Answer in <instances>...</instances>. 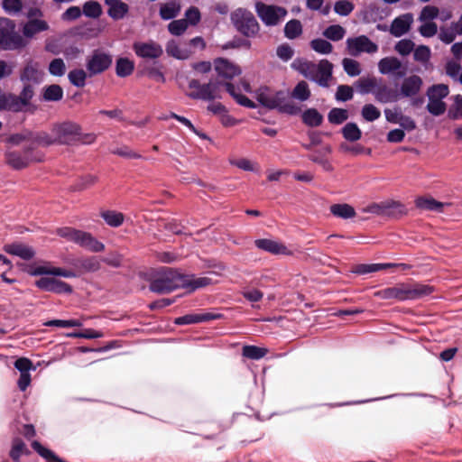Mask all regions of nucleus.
Returning <instances> with one entry per match:
<instances>
[{"label": "nucleus", "mask_w": 462, "mask_h": 462, "mask_svg": "<svg viewBox=\"0 0 462 462\" xmlns=\"http://www.w3.org/2000/svg\"><path fill=\"white\" fill-rule=\"evenodd\" d=\"M30 275L42 276L35 282V285L41 290L55 293H71L72 288L68 283L56 277L73 278L77 277L76 272L69 269L60 268L50 263L29 266L25 270Z\"/></svg>", "instance_id": "1"}, {"label": "nucleus", "mask_w": 462, "mask_h": 462, "mask_svg": "<svg viewBox=\"0 0 462 462\" xmlns=\"http://www.w3.org/2000/svg\"><path fill=\"white\" fill-rule=\"evenodd\" d=\"M433 287L420 283H400L396 286L381 290L375 293L383 300H417L430 295Z\"/></svg>", "instance_id": "2"}, {"label": "nucleus", "mask_w": 462, "mask_h": 462, "mask_svg": "<svg viewBox=\"0 0 462 462\" xmlns=\"http://www.w3.org/2000/svg\"><path fill=\"white\" fill-rule=\"evenodd\" d=\"M257 100L268 108H277L283 113L296 115L300 107L289 99L282 91H273L267 87H261L255 93Z\"/></svg>", "instance_id": "3"}, {"label": "nucleus", "mask_w": 462, "mask_h": 462, "mask_svg": "<svg viewBox=\"0 0 462 462\" xmlns=\"http://www.w3.org/2000/svg\"><path fill=\"white\" fill-rule=\"evenodd\" d=\"M293 66L296 67L304 77L316 81L322 87L328 86V80L331 79L333 68L328 60H322L319 64L310 61H295Z\"/></svg>", "instance_id": "4"}, {"label": "nucleus", "mask_w": 462, "mask_h": 462, "mask_svg": "<svg viewBox=\"0 0 462 462\" xmlns=\"http://www.w3.org/2000/svg\"><path fill=\"white\" fill-rule=\"evenodd\" d=\"M55 233L65 238L67 241L73 242L91 252H102L105 249L103 243L97 240L91 234L77 230L72 227L65 226L58 228Z\"/></svg>", "instance_id": "5"}, {"label": "nucleus", "mask_w": 462, "mask_h": 462, "mask_svg": "<svg viewBox=\"0 0 462 462\" xmlns=\"http://www.w3.org/2000/svg\"><path fill=\"white\" fill-rule=\"evenodd\" d=\"M230 20L236 30L246 37H255L260 31L259 23L253 13L246 8L235 9L230 14Z\"/></svg>", "instance_id": "6"}, {"label": "nucleus", "mask_w": 462, "mask_h": 462, "mask_svg": "<svg viewBox=\"0 0 462 462\" xmlns=\"http://www.w3.org/2000/svg\"><path fill=\"white\" fill-rule=\"evenodd\" d=\"M183 274L176 270L163 269L151 282L150 288L152 291L158 293H166L173 291L176 288H182Z\"/></svg>", "instance_id": "7"}, {"label": "nucleus", "mask_w": 462, "mask_h": 462, "mask_svg": "<svg viewBox=\"0 0 462 462\" xmlns=\"http://www.w3.org/2000/svg\"><path fill=\"white\" fill-rule=\"evenodd\" d=\"M25 45L23 37L15 31L14 23L8 18H0V49L16 50Z\"/></svg>", "instance_id": "8"}, {"label": "nucleus", "mask_w": 462, "mask_h": 462, "mask_svg": "<svg viewBox=\"0 0 462 462\" xmlns=\"http://www.w3.org/2000/svg\"><path fill=\"white\" fill-rule=\"evenodd\" d=\"M448 87L445 84L433 85L428 88V104L426 108L430 114L439 116L446 112L447 105L443 99L448 97Z\"/></svg>", "instance_id": "9"}, {"label": "nucleus", "mask_w": 462, "mask_h": 462, "mask_svg": "<svg viewBox=\"0 0 462 462\" xmlns=\"http://www.w3.org/2000/svg\"><path fill=\"white\" fill-rule=\"evenodd\" d=\"M254 9L258 17L266 26H275L279 24L287 15L285 8L273 5H266L263 2H256Z\"/></svg>", "instance_id": "10"}, {"label": "nucleus", "mask_w": 462, "mask_h": 462, "mask_svg": "<svg viewBox=\"0 0 462 462\" xmlns=\"http://www.w3.org/2000/svg\"><path fill=\"white\" fill-rule=\"evenodd\" d=\"M52 133L58 144H72L80 135V125L72 121H63L53 125Z\"/></svg>", "instance_id": "11"}, {"label": "nucleus", "mask_w": 462, "mask_h": 462, "mask_svg": "<svg viewBox=\"0 0 462 462\" xmlns=\"http://www.w3.org/2000/svg\"><path fill=\"white\" fill-rule=\"evenodd\" d=\"M346 44L348 54L354 57L362 53L374 54L378 51V45L365 35L347 38Z\"/></svg>", "instance_id": "12"}, {"label": "nucleus", "mask_w": 462, "mask_h": 462, "mask_svg": "<svg viewBox=\"0 0 462 462\" xmlns=\"http://www.w3.org/2000/svg\"><path fill=\"white\" fill-rule=\"evenodd\" d=\"M112 63V57L105 52L96 51L87 60V69L90 75L105 71Z\"/></svg>", "instance_id": "13"}, {"label": "nucleus", "mask_w": 462, "mask_h": 462, "mask_svg": "<svg viewBox=\"0 0 462 462\" xmlns=\"http://www.w3.org/2000/svg\"><path fill=\"white\" fill-rule=\"evenodd\" d=\"M133 49L135 54L143 59H158L163 53L162 47L153 41L135 42Z\"/></svg>", "instance_id": "14"}, {"label": "nucleus", "mask_w": 462, "mask_h": 462, "mask_svg": "<svg viewBox=\"0 0 462 462\" xmlns=\"http://www.w3.org/2000/svg\"><path fill=\"white\" fill-rule=\"evenodd\" d=\"M387 122L399 125L403 130L411 132L416 128L415 121L402 113L399 108H386L383 111Z\"/></svg>", "instance_id": "15"}, {"label": "nucleus", "mask_w": 462, "mask_h": 462, "mask_svg": "<svg viewBox=\"0 0 462 462\" xmlns=\"http://www.w3.org/2000/svg\"><path fill=\"white\" fill-rule=\"evenodd\" d=\"M378 70L383 75L395 74L403 77L406 74V68L402 61L393 56L385 57L379 60Z\"/></svg>", "instance_id": "16"}, {"label": "nucleus", "mask_w": 462, "mask_h": 462, "mask_svg": "<svg viewBox=\"0 0 462 462\" xmlns=\"http://www.w3.org/2000/svg\"><path fill=\"white\" fill-rule=\"evenodd\" d=\"M214 69L218 77L231 79L241 74V69L232 61L218 58L214 60Z\"/></svg>", "instance_id": "17"}, {"label": "nucleus", "mask_w": 462, "mask_h": 462, "mask_svg": "<svg viewBox=\"0 0 462 462\" xmlns=\"http://www.w3.org/2000/svg\"><path fill=\"white\" fill-rule=\"evenodd\" d=\"M44 72L40 65L34 61H28L20 74V79L23 84H39L42 81Z\"/></svg>", "instance_id": "18"}, {"label": "nucleus", "mask_w": 462, "mask_h": 462, "mask_svg": "<svg viewBox=\"0 0 462 462\" xmlns=\"http://www.w3.org/2000/svg\"><path fill=\"white\" fill-rule=\"evenodd\" d=\"M5 161L9 166L19 170L28 166L32 162L35 160L30 156V150L27 149L23 153L12 150L6 151Z\"/></svg>", "instance_id": "19"}, {"label": "nucleus", "mask_w": 462, "mask_h": 462, "mask_svg": "<svg viewBox=\"0 0 462 462\" xmlns=\"http://www.w3.org/2000/svg\"><path fill=\"white\" fill-rule=\"evenodd\" d=\"M165 49L169 56L177 60H187L193 54V51L188 46V43H180L175 40L169 41Z\"/></svg>", "instance_id": "20"}, {"label": "nucleus", "mask_w": 462, "mask_h": 462, "mask_svg": "<svg viewBox=\"0 0 462 462\" xmlns=\"http://www.w3.org/2000/svg\"><path fill=\"white\" fill-rule=\"evenodd\" d=\"M413 23V15L411 14H404L396 17L390 27V32L394 37H401L409 32Z\"/></svg>", "instance_id": "21"}, {"label": "nucleus", "mask_w": 462, "mask_h": 462, "mask_svg": "<svg viewBox=\"0 0 462 462\" xmlns=\"http://www.w3.org/2000/svg\"><path fill=\"white\" fill-rule=\"evenodd\" d=\"M189 97L195 99L212 100L221 97L218 91V85L217 83L202 84L200 90L190 91Z\"/></svg>", "instance_id": "22"}, {"label": "nucleus", "mask_w": 462, "mask_h": 462, "mask_svg": "<svg viewBox=\"0 0 462 462\" xmlns=\"http://www.w3.org/2000/svg\"><path fill=\"white\" fill-rule=\"evenodd\" d=\"M49 29V24L42 19H29L23 25V34L25 38L32 39L36 34L45 32Z\"/></svg>", "instance_id": "23"}, {"label": "nucleus", "mask_w": 462, "mask_h": 462, "mask_svg": "<svg viewBox=\"0 0 462 462\" xmlns=\"http://www.w3.org/2000/svg\"><path fill=\"white\" fill-rule=\"evenodd\" d=\"M256 247L274 254H290L291 251L282 243L272 239H257Z\"/></svg>", "instance_id": "24"}, {"label": "nucleus", "mask_w": 462, "mask_h": 462, "mask_svg": "<svg viewBox=\"0 0 462 462\" xmlns=\"http://www.w3.org/2000/svg\"><path fill=\"white\" fill-rule=\"evenodd\" d=\"M33 95L34 91L32 89V84H24L23 88L19 97L13 95L12 111H21L25 106H27L30 103V100L32 98Z\"/></svg>", "instance_id": "25"}, {"label": "nucleus", "mask_w": 462, "mask_h": 462, "mask_svg": "<svg viewBox=\"0 0 462 462\" xmlns=\"http://www.w3.org/2000/svg\"><path fill=\"white\" fill-rule=\"evenodd\" d=\"M422 86V79L417 76L412 75L406 78L401 86V95L406 97L417 95Z\"/></svg>", "instance_id": "26"}, {"label": "nucleus", "mask_w": 462, "mask_h": 462, "mask_svg": "<svg viewBox=\"0 0 462 462\" xmlns=\"http://www.w3.org/2000/svg\"><path fill=\"white\" fill-rule=\"evenodd\" d=\"M107 6V14L114 20H121L125 17L129 11L127 4L122 0H105Z\"/></svg>", "instance_id": "27"}, {"label": "nucleus", "mask_w": 462, "mask_h": 462, "mask_svg": "<svg viewBox=\"0 0 462 462\" xmlns=\"http://www.w3.org/2000/svg\"><path fill=\"white\" fill-rule=\"evenodd\" d=\"M79 273H94L101 268V261L97 256L82 257L75 262Z\"/></svg>", "instance_id": "28"}, {"label": "nucleus", "mask_w": 462, "mask_h": 462, "mask_svg": "<svg viewBox=\"0 0 462 462\" xmlns=\"http://www.w3.org/2000/svg\"><path fill=\"white\" fill-rule=\"evenodd\" d=\"M183 283H185V285H183L182 288L195 291L197 289L204 288L212 284L213 281L210 277L208 276L196 277L194 275L183 274Z\"/></svg>", "instance_id": "29"}, {"label": "nucleus", "mask_w": 462, "mask_h": 462, "mask_svg": "<svg viewBox=\"0 0 462 462\" xmlns=\"http://www.w3.org/2000/svg\"><path fill=\"white\" fill-rule=\"evenodd\" d=\"M415 205L421 210L442 212L447 204L437 201L432 197H420L416 199Z\"/></svg>", "instance_id": "30"}, {"label": "nucleus", "mask_w": 462, "mask_h": 462, "mask_svg": "<svg viewBox=\"0 0 462 462\" xmlns=\"http://www.w3.org/2000/svg\"><path fill=\"white\" fill-rule=\"evenodd\" d=\"M374 95L375 98L382 103L395 102L399 99L400 96L395 90L390 88L386 85L376 87L374 90Z\"/></svg>", "instance_id": "31"}, {"label": "nucleus", "mask_w": 462, "mask_h": 462, "mask_svg": "<svg viewBox=\"0 0 462 462\" xmlns=\"http://www.w3.org/2000/svg\"><path fill=\"white\" fill-rule=\"evenodd\" d=\"M5 251L24 260H29L34 256L32 248L22 244L8 245L5 246Z\"/></svg>", "instance_id": "32"}, {"label": "nucleus", "mask_w": 462, "mask_h": 462, "mask_svg": "<svg viewBox=\"0 0 462 462\" xmlns=\"http://www.w3.org/2000/svg\"><path fill=\"white\" fill-rule=\"evenodd\" d=\"M302 122L310 127H316L322 124L323 116L315 108L306 109L301 115Z\"/></svg>", "instance_id": "33"}, {"label": "nucleus", "mask_w": 462, "mask_h": 462, "mask_svg": "<svg viewBox=\"0 0 462 462\" xmlns=\"http://www.w3.org/2000/svg\"><path fill=\"white\" fill-rule=\"evenodd\" d=\"M311 92L307 82L300 81L291 92V97L300 102H305L310 97Z\"/></svg>", "instance_id": "34"}, {"label": "nucleus", "mask_w": 462, "mask_h": 462, "mask_svg": "<svg viewBox=\"0 0 462 462\" xmlns=\"http://www.w3.org/2000/svg\"><path fill=\"white\" fill-rule=\"evenodd\" d=\"M330 212L344 219L351 218L356 216L355 208L348 204H334L330 207Z\"/></svg>", "instance_id": "35"}, {"label": "nucleus", "mask_w": 462, "mask_h": 462, "mask_svg": "<svg viewBox=\"0 0 462 462\" xmlns=\"http://www.w3.org/2000/svg\"><path fill=\"white\" fill-rule=\"evenodd\" d=\"M226 91L234 97V99L241 106H244L245 107L254 108L255 107L254 103L250 100L245 96L239 94L236 91V88L231 83H226L225 84Z\"/></svg>", "instance_id": "36"}, {"label": "nucleus", "mask_w": 462, "mask_h": 462, "mask_svg": "<svg viewBox=\"0 0 462 462\" xmlns=\"http://www.w3.org/2000/svg\"><path fill=\"white\" fill-rule=\"evenodd\" d=\"M226 91L234 97V99L241 106H244L245 107L254 108L255 107L254 103L250 100L245 96L239 94L236 91V88L231 83H226L225 84Z\"/></svg>", "instance_id": "37"}, {"label": "nucleus", "mask_w": 462, "mask_h": 462, "mask_svg": "<svg viewBox=\"0 0 462 462\" xmlns=\"http://www.w3.org/2000/svg\"><path fill=\"white\" fill-rule=\"evenodd\" d=\"M134 64L127 58H120L116 61V70L119 77H126L132 74Z\"/></svg>", "instance_id": "38"}, {"label": "nucleus", "mask_w": 462, "mask_h": 462, "mask_svg": "<svg viewBox=\"0 0 462 462\" xmlns=\"http://www.w3.org/2000/svg\"><path fill=\"white\" fill-rule=\"evenodd\" d=\"M229 162L231 165H234L243 171H259L258 164L251 160L246 159V158H240V159L231 158V159H229Z\"/></svg>", "instance_id": "39"}, {"label": "nucleus", "mask_w": 462, "mask_h": 462, "mask_svg": "<svg viewBox=\"0 0 462 462\" xmlns=\"http://www.w3.org/2000/svg\"><path fill=\"white\" fill-rule=\"evenodd\" d=\"M346 30L344 27L338 24L328 26L324 32L323 35L331 41L337 42L344 38Z\"/></svg>", "instance_id": "40"}, {"label": "nucleus", "mask_w": 462, "mask_h": 462, "mask_svg": "<svg viewBox=\"0 0 462 462\" xmlns=\"http://www.w3.org/2000/svg\"><path fill=\"white\" fill-rule=\"evenodd\" d=\"M180 11V6L177 3L171 2L162 5L160 14L162 19L170 20L176 17Z\"/></svg>", "instance_id": "41"}, {"label": "nucleus", "mask_w": 462, "mask_h": 462, "mask_svg": "<svg viewBox=\"0 0 462 462\" xmlns=\"http://www.w3.org/2000/svg\"><path fill=\"white\" fill-rule=\"evenodd\" d=\"M343 136L351 142L357 141L361 138L362 133L359 127L354 123L346 124L342 129Z\"/></svg>", "instance_id": "42"}, {"label": "nucleus", "mask_w": 462, "mask_h": 462, "mask_svg": "<svg viewBox=\"0 0 462 462\" xmlns=\"http://www.w3.org/2000/svg\"><path fill=\"white\" fill-rule=\"evenodd\" d=\"M302 32V26L299 20L289 21L284 27L285 36L289 39H295Z\"/></svg>", "instance_id": "43"}, {"label": "nucleus", "mask_w": 462, "mask_h": 462, "mask_svg": "<svg viewBox=\"0 0 462 462\" xmlns=\"http://www.w3.org/2000/svg\"><path fill=\"white\" fill-rule=\"evenodd\" d=\"M106 223L113 227L121 226L124 222V215L116 211H104L101 214Z\"/></svg>", "instance_id": "44"}, {"label": "nucleus", "mask_w": 462, "mask_h": 462, "mask_svg": "<svg viewBox=\"0 0 462 462\" xmlns=\"http://www.w3.org/2000/svg\"><path fill=\"white\" fill-rule=\"evenodd\" d=\"M33 141L40 146H50L56 143L58 144V141H56V135L53 134L52 129L51 130V133L42 132L37 134L33 137Z\"/></svg>", "instance_id": "45"}, {"label": "nucleus", "mask_w": 462, "mask_h": 462, "mask_svg": "<svg viewBox=\"0 0 462 462\" xmlns=\"http://www.w3.org/2000/svg\"><path fill=\"white\" fill-rule=\"evenodd\" d=\"M342 65L346 73L350 77H356L361 73L360 63L356 60L345 58L342 60Z\"/></svg>", "instance_id": "46"}, {"label": "nucleus", "mask_w": 462, "mask_h": 462, "mask_svg": "<svg viewBox=\"0 0 462 462\" xmlns=\"http://www.w3.org/2000/svg\"><path fill=\"white\" fill-rule=\"evenodd\" d=\"M68 78L72 85L81 88L86 84L87 73L82 69H73L69 73Z\"/></svg>", "instance_id": "47"}, {"label": "nucleus", "mask_w": 462, "mask_h": 462, "mask_svg": "<svg viewBox=\"0 0 462 462\" xmlns=\"http://www.w3.org/2000/svg\"><path fill=\"white\" fill-rule=\"evenodd\" d=\"M63 97V90L59 85H51L45 88L43 98L47 101H59Z\"/></svg>", "instance_id": "48"}, {"label": "nucleus", "mask_w": 462, "mask_h": 462, "mask_svg": "<svg viewBox=\"0 0 462 462\" xmlns=\"http://www.w3.org/2000/svg\"><path fill=\"white\" fill-rule=\"evenodd\" d=\"M348 118V113L343 108H333L328 115V119L331 124L339 125Z\"/></svg>", "instance_id": "49"}, {"label": "nucleus", "mask_w": 462, "mask_h": 462, "mask_svg": "<svg viewBox=\"0 0 462 462\" xmlns=\"http://www.w3.org/2000/svg\"><path fill=\"white\" fill-rule=\"evenodd\" d=\"M311 48L320 54H328L332 51L333 46L324 39H314L310 42Z\"/></svg>", "instance_id": "50"}, {"label": "nucleus", "mask_w": 462, "mask_h": 462, "mask_svg": "<svg viewBox=\"0 0 462 462\" xmlns=\"http://www.w3.org/2000/svg\"><path fill=\"white\" fill-rule=\"evenodd\" d=\"M379 7L374 5H367L361 13L362 19L365 23L375 22L377 19L381 18L378 14Z\"/></svg>", "instance_id": "51"}, {"label": "nucleus", "mask_w": 462, "mask_h": 462, "mask_svg": "<svg viewBox=\"0 0 462 462\" xmlns=\"http://www.w3.org/2000/svg\"><path fill=\"white\" fill-rule=\"evenodd\" d=\"M267 353L265 348L258 347L255 346H245L243 348V355L250 359H260Z\"/></svg>", "instance_id": "52"}, {"label": "nucleus", "mask_w": 462, "mask_h": 462, "mask_svg": "<svg viewBox=\"0 0 462 462\" xmlns=\"http://www.w3.org/2000/svg\"><path fill=\"white\" fill-rule=\"evenodd\" d=\"M83 14L91 18H97L101 13V5L96 1H88L83 5Z\"/></svg>", "instance_id": "53"}, {"label": "nucleus", "mask_w": 462, "mask_h": 462, "mask_svg": "<svg viewBox=\"0 0 462 462\" xmlns=\"http://www.w3.org/2000/svg\"><path fill=\"white\" fill-rule=\"evenodd\" d=\"M439 10L433 5H426L422 8L419 20L420 22H433L439 16Z\"/></svg>", "instance_id": "54"}, {"label": "nucleus", "mask_w": 462, "mask_h": 462, "mask_svg": "<svg viewBox=\"0 0 462 462\" xmlns=\"http://www.w3.org/2000/svg\"><path fill=\"white\" fill-rule=\"evenodd\" d=\"M457 35H458V32H457V30L453 28V23H451L449 28H440L439 38L442 42L449 44L456 39Z\"/></svg>", "instance_id": "55"}, {"label": "nucleus", "mask_w": 462, "mask_h": 462, "mask_svg": "<svg viewBox=\"0 0 462 462\" xmlns=\"http://www.w3.org/2000/svg\"><path fill=\"white\" fill-rule=\"evenodd\" d=\"M383 214H394V213H400L402 214L405 212V208L403 205H402L400 202L389 200V201H383L382 202V206Z\"/></svg>", "instance_id": "56"}, {"label": "nucleus", "mask_w": 462, "mask_h": 462, "mask_svg": "<svg viewBox=\"0 0 462 462\" xmlns=\"http://www.w3.org/2000/svg\"><path fill=\"white\" fill-rule=\"evenodd\" d=\"M66 65L62 59L57 58L51 60L49 65V72L52 76L61 77L65 74Z\"/></svg>", "instance_id": "57"}, {"label": "nucleus", "mask_w": 462, "mask_h": 462, "mask_svg": "<svg viewBox=\"0 0 462 462\" xmlns=\"http://www.w3.org/2000/svg\"><path fill=\"white\" fill-rule=\"evenodd\" d=\"M380 116V110L372 104L365 105L362 108V116L368 122L378 119Z\"/></svg>", "instance_id": "58"}, {"label": "nucleus", "mask_w": 462, "mask_h": 462, "mask_svg": "<svg viewBox=\"0 0 462 462\" xmlns=\"http://www.w3.org/2000/svg\"><path fill=\"white\" fill-rule=\"evenodd\" d=\"M394 50L402 56H407L414 50V42L408 39L401 40L395 44Z\"/></svg>", "instance_id": "59"}, {"label": "nucleus", "mask_w": 462, "mask_h": 462, "mask_svg": "<svg viewBox=\"0 0 462 462\" xmlns=\"http://www.w3.org/2000/svg\"><path fill=\"white\" fill-rule=\"evenodd\" d=\"M27 453L25 444L21 439H14L13 442L10 457L14 461H18L23 454Z\"/></svg>", "instance_id": "60"}, {"label": "nucleus", "mask_w": 462, "mask_h": 462, "mask_svg": "<svg viewBox=\"0 0 462 462\" xmlns=\"http://www.w3.org/2000/svg\"><path fill=\"white\" fill-rule=\"evenodd\" d=\"M354 10V5L348 0H340L336 2L334 11L342 16L348 15Z\"/></svg>", "instance_id": "61"}, {"label": "nucleus", "mask_w": 462, "mask_h": 462, "mask_svg": "<svg viewBox=\"0 0 462 462\" xmlns=\"http://www.w3.org/2000/svg\"><path fill=\"white\" fill-rule=\"evenodd\" d=\"M431 51L428 46L420 45L414 49V60L419 62L425 63L430 59Z\"/></svg>", "instance_id": "62"}, {"label": "nucleus", "mask_w": 462, "mask_h": 462, "mask_svg": "<svg viewBox=\"0 0 462 462\" xmlns=\"http://www.w3.org/2000/svg\"><path fill=\"white\" fill-rule=\"evenodd\" d=\"M422 24L419 27V32L421 36L430 38L438 32V26L434 22H421Z\"/></svg>", "instance_id": "63"}, {"label": "nucleus", "mask_w": 462, "mask_h": 462, "mask_svg": "<svg viewBox=\"0 0 462 462\" xmlns=\"http://www.w3.org/2000/svg\"><path fill=\"white\" fill-rule=\"evenodd\" d=\"M188 27V23L184 19L175 20L169 23V32L173 35L182 34Z\"/></svg>", "instance_id": "64"}]
</instances>
